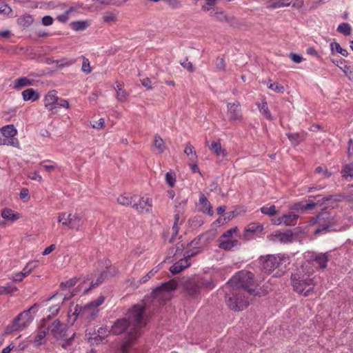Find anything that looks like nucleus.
I'll list each match as a JSON object with an SVG mask.
<instances>
[{
	"label": "nucleus",
	"instance_id": "nucleus-28",
	"mask_svg": "<svg viewBox=\"0 0 353 353\" xmlns=\"http://www.w3.org/2000/svg\"><path fill=\"white\" fill-rule=\"evenodd\" d=\"M33 85V80H30L27 77H20L15 80L13 88L15 90H21V88Z\"/></svg>",
	"mask_w": 353,
	"mask_h": 353
},
{
	"label": "nucleus",
	"instance_id": "nucleus-45",
	"mask_svg": "<svg viewBox=\"0 0 353 353\" xmlns=\"http://www.w3.org/2000/svg\"><path fill=\"white\" fill-rule=\"evenodd\" d=\"M176 176L173 172H168L165 174V181L166 183L171 188H173L175 185L176 183Z\"/></svg>",
	"mask_w": 353,
	"mask_h": 353
},
{
	"label": "nucleus",
	"instance_id": "nucleus-24",
	"mask_svg": "<svg viewBox=\"0 0 353 353\" xmlns=\"http://www.w3.org/2000/svg\"><path fill=\"white\" fill-rule=\"evenodd\" d=\"M104 301L105 297L103 295H101L96 301L90 302V318L94 317L98 314L99 310L97 307L103 303Z\"/></svg>",
	"mask_w": 353,
	"mask_h": 353
},
{
	"label": "nucleus",
	"instance_id": "nucleus-8",
	"mask_svg": "<svg viewBox=\"0 0 353 353\" xmlns=\"http://www.w3.org/2000/svg\"><path fill=\"white\" fill-rule=\"evenodd\" d=\"M304 259L307 263L316 265V268L325 269L329 260L327 253H316L307 252L304 254Z\"/></svg>",
	"mask_w": 353,
	"mask_h": 353
},
{
	"label": "nucleus",
	"instance_id": "nucleus-5",
	"mask_svg": "<svg viewBox=\"0 0 353 353\" xmlns=\"http://www.w3.org/2000/svg\"><path fill=\"white\" fill-rule=\"evenodd\" d=\"M247 292L241 289L229 288L226 292V303L228 306L235 311H241L249 305Z\"/></svg>",
	"mask_w": 353,
	"mask_h": 353
},
{
	"label": "nucleus",
	"instance_id": "nucleus-52",
	"mask_svg": "<svg viewBox=\"0 0 353 353\" xmlns=\"http://www.w3.org/2000/svg\"><path fill=\"white\" fill-rule=\"evenodd\" d=\"M74 10V8L72 7L67 10L63 14H60L57 17V19L61 23H65L68 21L69 19L70 14Z\"/></svg>",
	"mask_w": 353,
	"mask_h": 353
},
{
	"label": "nucleus",
	"instance_id": "nucleus-21",
	"mask_svg": "<svg viewBox=\"0 0 353 353\" xmlns=\"http://www.w3.org/2000/svg\"><path fill=\"white\" fill-rule=\"evenodd\" d=\"M219 247L225 250H230L232 248L239 245V241L233 238H228L225 236H221L219 240Z\"/></svg>",
	"mask_w": 353,
	"mask_h": 353
},
{
	"label": "nucleus",
	"instance_id": "nucleus-33",
	"mask_svg": "<svg viewBox=\"0 0 353 353\" xmlns=\"http://www.w3.org/2000/svg\"><path fill=\"white\" fill-rule=\"evenodd\" d=\"M153 145L157 150L159 153H163L165 150L164 141L159 134H156L154 136Z\"/></svg>",
	"mask_w": 353,
	"mask_h": 353
},
{
	"label": "nucleus",
	"instance_id": "nucleus-29",
	"mask_svg": "<svg viewBox=\"0 0 353 353\" xmlns=\"http://www.w3.org/2000/svg\"><path fill=\"white\" fill-rule=\"evenodd\" d=\"M210 150L214 152L216 156L225 157L227 152L225 149H223L221 143L219 141H213L209 146Z\"/></svg>",
	"mask_w": 353,
	"mask_h": 353
},
{
	"label": "nucleus",
	"instance_id": "nucleus-22",
	"mask_svg": "<svg viewBox=\"0 0 353 353\" xmlns=\"http://www.w3.org/2000/svg\"><path fill=\"white\" fill-rule=\"evenodd\" d=\"M337 222H327L325 224L320 226L319 228L316 229L314 232L315 234H321V233H327L330 232H336L340 231L341 228H337L336 226Z\"/></svg>",
	"mask_w": 353,
	"mask_h": 353
},
{
	"label": "nucleus",
	"instance_id": "nucleus-2",
	"mask_svg": "<svg viewBox=\"0 0 353 353\" xmlns=\"http://www.w3.org/2000/svg\"><path fill=\"white\" fill-rule=\"evenodd\" d=\"M343 196L339 195H330L324 196L321 201L314 202L310 201L306 203L303 202H297L290 205V212L288 214H284L281 218H279L278 221H282L283 219H293L296 220L301 218V215L306 214L308 211L314 210L318 205H321L325 203L328 202H337L340 201Z\"/></svg>",
	"mask_w": 353,
	"mask_h": 353
},
{
	"label": "nucleus",
	"instance_id": "nucleus-57",
	"mask_svg": "<svg viewBox=\"0 0 353 353\" xmlns=\"http://www.w3.org/2000/svg\"><path fill=\"white\" fill-rule=\"evenodd\" d=\"M47 162H52L50 160L43 161L41 163V165L48 172H52L55 170L56 165L55 164H45Z\"/></svg>",
	"mask_w": 353,
	"mask_h": 353
},
{
	"label": "nucleus",
	"instance_id": "nucleus-4",
	"mask_svg": "<svg viewBox=\"0 0 353 353\" xmlns=\"http://www.w3.org/2000/svg\"><path fill=\"white\" fill-rule=\"evenodd\" d=\"M254 275L252 272L242 270L233 276L227 283V288H236L245 291L248 294L254 292L250 288L253 283Z\"/></svg>",
	"mask_w": 353,
	"mask_h": 353
},
{
	"label": "nucleus",
	"instance_id": "nucleus-55",
	"mask_svg": "<svg viewBox=\"0 0 353 353\" xmlns=\"http://www.w3.org/2000/svg\"><path fill=\"white\" fill-rule=\"evenodd\" d=\"M216 67L219 70L225 71V63L223 58L217 57L216 59Z\"/></svg>",
	"mask_w": 353,
	"mask_h": 353
},
{
	"label": "nucleus",
	"instance_id": "nucleus-59",
	"mask_svg": "<svg viewBox=\"0 0 353 353\" xmlns=\"http://www.w3.org/2000/svg\"><path fill=\"white\" fill-rule=\"evenodd\" d=\"M315 172L318 174H323L325 175V176L327 178H328L331 176V173L330 172H328L326 167L318 166L315 169Z\"/></svg>",
	"mask_w": 353,
	"mask_h": 353
},
{
	"label": "nucleus",
	"instance_id": "nucleus-47",
	"mask_svg": "<svg viewBox=\"0 0 353 353\" xmlns=\"http://www.w3.org/2000/svg\"><path fill=\"white\" fill-rule=\"evenodd\" d=\"M18 22L23 26H29L32 23L33 18L31 15H24L19 18Z\"/></svg>",
	"mask_w": 353,
	"mask_h": 353
},
{
	"label": "nucleus",
	"instance_id": "nucleus-30",
	"mask_svg": "<svg viewBox=\"0 0 353 353\" xmlns=\"http://www.w3.org/2000/svg\"><path fill=\"white\" fill-rule=\"evenodd\" d=\"M1 216L3 219L8 221H16L21 218L19 213L15 212L10 209H5L1 212Z\"/></svg>",
	"mask_w": 353,
	"mask_h": 353
},
{
	"label": "nucleus",
	"instance_id": "nucleus-64",
	"mask_svg": "<svg viewBox=\"0 0 353 353\" xmlns=\"http://www.w3.org/2000/svg\"><path fill=\"white\" fill-rule=\"evenodd\" d=\"M181 65L190 72H192L194 71V68L192 63L188 61V59H186L183 62H181Z\"/></svg>",
	"mask_w": 353,
	"mask_h": 353
},
{
	"label": "nucleus",
	"instance_id": "nucleus-36",
	"mask_svg": "<svg viewBox=\"0 0 353 353\" xmlns=\"http://www.w3.org/2000/svg\"><path fill=\"white\" fill-rule=\"evenodd\" d=\"M196 281L201 289L205 288L211 290L214 287V283L212 279H205L204 278H200L196 280Z\"/></svg>",
	"mask_w": 353,
	"mask_h": 353
},
{
	"label": "nucleus",
	"instance_id": "nucleus-50",
	"mask_svg": "<svg viewBox=\"0 0 353 353\" xmlns=\"http://www.w3.org/2000/svg\"><path fill=\"white\" fill-rule=\"evenodd\" d=\"M261 212L266 215L272 216L276 214V208L274 205H271L270 207L263 206L261 208Z\"/></svg>",
	"mask_w": 353,
	"mask_h": 353
},
{
	"label": "nucleus",
	"instance_id": "nucleus-56",
	"mask_svg": "<svg viewBox=\"0 0 353 353\" xmlns=\"http://www.w3.org/2000/svg\"><path fill=\"white\" fill-rule=\"evenodd\" d=\"M183 222H174L172 228V237L170 239V242H172L174 239V236L177 235L179 228V225H181Z\"/></svg>",
	"mask_w": 353,
	"mask_h": 353
},
{
	"label": "nucleus",
	"instance_id": "nucleus-58",
	"mask_svg": "<svg viewBox=\"0 0 353 353\" xmlns=\"http://www.w3.org/2000/svg\"><path fill=\"white\" fill-rule=\"evenodd\" d=\"M218 0H205L206 4L203 5L201 8L203 11H210L212 9V7L216 3Z\"/></svg>",
	"mask_w": 353,
	"mask_h": 353
},
{
	"label": "nucleus",
	"instance_id": "nucleus-51",
	"mask_svg": "<svg viewBox=\"0 0 353 353\" xmlns=\"http://www.w3.org/2000/svg\"><path fill=\"white\" fill-rule=\"evenodd\" d=\"M159 270V266L155 267L154 268L152 269L146 275L143 276L140 282L143 283L147 282L150 278H152L158 271Z\"/></svg>",
	"mask_w": 353,
	"mask_h": 353
},
{
	"label": "nucleus",
	"instance_id": "nucleus-20",
	"mask_svg": "<svg viewBox=\"0 0 353 353\" xmlns=\"http://www.w3.org/2000/svg\"><path fill=\"white\" fill-rule=\"evenodd\" d=\"M263 227L261 225L252 223L245 229L243 234L244 239L245 240L252 239L255 234L261 233Z\"/></svg>",
	"mask_w": 353,
	"mask_h": 353
},
{
	"label": "nucleus",
	"instance_id": "nucleus-61",
	"mask_svg": "<svg viewBox=\"0 0 353 353\" xmlns=\"http://www.w3.org/2000/svg\"><path fill=\"white\" fill-rule=\"evenodd\" d=\"M14 331H19L17 327L14 326V322L13 321L12 325H8L4 330L3 335H8L12 333Z\"/></svg>",
	"mask_w": 353,
	"mask_h": 353
},
{
	"label": "nucleus",
	"instance_id": "nucleus-12",
	"mask_svg": "<svg viewBox=\"0 0 353 353\" xmlns=\"http://www.w3.org/2000/svg\"><path fill=\"white\" fill-rule=\"evenodd\" d=\"M46 329L57 339H62L66 336L65 326L59 320L53 321Z\"/></svg>",
	"mask_w": 353,
	"mask_h": 353
},
{
	"label": "nucleus",
	"instance_id": "nucleus-27",
	"mask_svg": "<svg viewBox=\"0 0 353 353\" xmlns=\"http://www.w3.org/2000/svg\"><path fill=\"white\" fill-rule=\"evenodd\" d=\"M2 134L8 139H16L17 130L13 125H7L1 129Z\"/></svg>",
	"mask_w": 353,
	"mask_h": 353
},
{
	"label": "nucleus",
	"instance_id": "nucleus-18",
	"mask_svg": "<svg viewBox=\"0 0 353 353\" xmlns=\"http://www.w3.org/2000/svg\"><path fill=\"white\" fill-rule=\"evenodd\" d=\"M190 258H188L186 254H184V258L179 260L174 263L170 268V271L172 274H176L190 265Z\"/></svg>",
	"mask_w": 353,
	"mask_h": 353
},
{
	"label": "nucleus",
	"instance_id": "nucleus-60",
	"mask_svg": "<svg viewBox=\"0 0 353 353\" xmlns=\"http://www.w3.org/2000/svg\"><path fill=\"white\" fill-rule=\"evenodd\" d=\"M55 106L56 107L57 106L64 107V108H68L69 103H68V101H66L65 99H61V98H59L57 97V101L56 102Z\"/></svg>",
	"mask_w": 353,
	"mask_h": 353
},
{
	"label": "nucleus",
	"instance_id": "nucleus-26",
	"mask_svg": "<svg viewBox=\"0 0 353 353\" xmlns=\"http://www.w3.org/2000/svg\"><path fill=\"white\" fill-rule=\"evenodd\" d=\"M137 199V196H130L127 194H123L119 195L117 199V202L123 206H128L132 205L133 202H135V199Z\"/></svg>",
	"mask_w": 353,
	"mask_h": 353
},
{
	"label": "nucleus",
	"instance_id": "nucleus-53",
	"mask_svg": "<svg viewBox=\"0 0 353 353\" xmlns=\"http://www.w3.org/2000/svg\"><path fill=\"white\" fill-rule=\"evenodd\" d=\"M268 88L278 93H283L285 90L284 87L279 83H270Z\"/></svg>",
	"mask_w": 353,
	"mask_h": 353
},
{
	"label": "nucleus",
	"instance_id": "nucleus-17",
	"mask_svg": "<svg viewBox=\"0 0 353 353\" xmlns=\"http://www.w3.org/2000/svg\"><path fill=\"white\" fill-rule=\"evenodd\" d=\"M201 238L194 239L189 244L190 248L185 252V254L188 258H191L201 252L203 248V244L200 242Z\"/></svg>",
	"mask_w": 353,
	"mask_h": 353
},
{
	"label": "nucleus",
	"instance_id": "nucleus-46",
	"mask_svg": "<svg viewBox=\"0 0 353 353\" xmlns=\"http://www.w3.org/2000/svg\"><path fill=\"white\" fill-rule=\"evenodd\" d=\"M292 145L296 146L298 145L301 141V137L298 133H288L286 134Z\"/></svg>",
	"mask_w": 353,
	"mask_h": 353
},
{
	"label": "nucleus",
	"instance_id": "nucleus-9",
	"mask_svg": "<svg viewBox=\"0 0 353 353\" xmlns=\"http://www.w3.org/2000/svg\"><path fill=\"white\" fill-rule=\"evenodd\" d=\"M282 261L283 257L281 255H268L261 259L262 269L270 273L279 266Z\"/></svg>",
	"mask_w": 353,
	"mask_h": 353
},
{
	"label": "nucleus",
	"instance_id": "nucleus-19",
	"mask_svg": "<svg viewBox=\"0 0 353 353\" xmlns=\"http://www.w3.org/2000/svg\"><path fill=\"white\" fill-rule=\"evenodd\" d=\"M57 101V91L53 90L48 92L44 98V105L49 110L52 111L55 108Z\"/></svg>",
	"mask_w": 353,
	"mask_h": 353
},
{
	"label": "nucleus",
	"instance_id": "nucleus-6",
	"mask_svg": "<svg viewBox=\"0 0 353 353\" xmlns=\"http://www.w3.org/2000/svg\"><path fill=\"white\" fill-rule=\"evenodd\" d=\"M110 265L111 263L107 259L98 262L97 267L92 274V279L90 283V290L92 288L99 286L105 280L110 272Z\"/></svg>",
	"mask_w": 353,
	"mask_h": 353
},
{
	"label": "nucleus",
	"instance_id": "nucleus-35",
	"mask_svg": "<svg viewBox=\"0 0 353 353\" xmlns=\"http://www.w3.org/2000/svg\"><path fill=\"white\" fill-rule=\"evenodd\" d=\"M199 203L201 205V210L204 213L212 214V207L207 198L202 195L199 199Z\"/></svg>",
	"mask_w": 353,
	"mask_h": 353
},
{
	"label": "nucleus",
	"instance_id": "nucleus-7",
	"mask_svg": "<svg viewBox=\"0 0 353 353\" xmlns=\"http://www.w3.org/2000/svg\"><path fill=\"white\" fill-rule=\"evenodd\" d=\"M178 282L172 279L168 282L162 283L153 291L154 296L161 300H169L171 299V292L176 289Z\"/></svg>",
	"mask_w": 353,
	"mask_h": 353
},
{
	"label": "nucleus",
	"instance_id": "nucleus-48",
	"mask_svg": "<svg viewBox=\"0 0 353 353\" xmlns=\"http://www.w3.org/2000/svg\"><path fill=\"white\" fill-rule=\"evenodd\" d=\"M70 26L73 30L76 31H79L85 30L86 28L87 23L85 21H78L72 22Z\"/></svg>",
	"mask_w": 353,
	"mask_h": 353
},
{
	"label": "nucleus",
	"instance_id": "nucleus-44",
	"mask_svg": "<svg viewBox=\"0 0 353 353\" xmlns=\"http://www.w3.org/2000/svg\"><path fill=\"white\" fill-rule=\"evenodd\" d=\"M115 90L117 92V99L120 102L125 101L128 97V93L122 88H115Z\"/></svg>",
	"mask_w": 353,
	"mask_h": 353
},
{
	"label": "nucleus",
	"instance_id": "nucleus-1",
	"mask_svg": "<svg viewBox=\"0 0 353 353\" xmlns=\"http://www.w3.org/2000/svg\"><path fill=\"white\" fill-rule=\"evenodd\" d=\"M145 306L142 304L134 305L128 312V318L119 319L112 326L111 332L116 335L129 329L126 341L122 345V353H128V346L140 335V330L145 326L143 318Z\"/></svg>",
	"mask_w": 353,
	"mask_h": 353
},
{
	"label": "nucleus",
	"instance_id": "nucleus-10",
	"mask_svg": "<svg viewBox=\"0 0 353 353\" xmlns=\"http://www.w3.org/2000/svg\"><path fill=\"white\" fill-rule=\"evenodd\" d=\"M132 207L139 213L146 214L152 210V201L148 196H142L135 199Z\"/></svg>",
	"mask_w": 353,
	"mask_h": 353
},
{
	"label": "nucleus",
	"instance_id": "nucleus-43",
	"mask_svg": "<svg viewBox=\"0 0 353 353\" xmlns=\"http://www.w3.org/2000/svg\"><path fill=\"white\" fill-rule=\"evenodd\" d=\"M337 31L345 35H350L352 32V28L348 23H342L338 26Z\"/></svg>",
	"mask_w": 353,
	"mask_h": 353
},
{
	"label": "nucleus",
	"instance_id": "nucleus-39",
	"mask_svg": "<svg viewBox=\"0 0 353 353\" xmlns=\"http://www.w3.org/2000/svg\"><path fill=\"white\" fill-rule=\"evenodd\" d=\"M285 0H269L267 4L268 8H276L284 6H289L291 2L285 3Z\"/></svg>",
	"mask_w": 353,
	"mask_h": 353
},
{
	"label": "nucleus",
	"instance_id": "nucleus-14",
	"mask_svg": "<svg viewBox=\"0 0 353 353\" xmlns=\"http://www.w3.org/2000/svg\"><path fill=\"white\" fill-rule=\"evenodd\" d=\"M32 319L33 318L32 315L28 313V311H23L18 314L13 321L15 327H17L19 331H21L29 325Z\"/></svg>",
	"mask_w": 353,
	"mask_h": 353
},
{
	"label": "nucleus",
	"instance_id": "nucleus-16",
	"mask_svg": "<svg viewBox=\"0 0 353 353\" xmlns=\"http://www.w3.org/2000/svg\"><path fill=\"white\" fill-rule=\"evenodd\" d=\"M88 310V306L87 305L81 306L80 305L77 304L74 306L73 310L70 307L68 314V323H70V325H73V323L75 322L77 318L83 316Z\"/></svg>",
	"mask_w": 353,
	"mask_h": 353
},
{
	"label": "nucleus",
	"instance_id": "nucleus-25",
	"mask_svg": "<svg viewBox=\"0 0 353 353\" xmlns=\"http://www.w3.org/2000/svg\"><path fill=\"white\" fill-rule=\"evenodd\" d=\"M21 94L24 101H36L39 99V93L33 88H28L23 90Z\"/></svg>",
	"mask_w": 353,
	"mask_h": 353
},
{
	"label": "nucleus",
	"instance_id": "nucleus-37",
	"mask_svg": "<svg viewBox=\"0 0 353 353\" xmlns=\"http://www.w3.org/2000/svg\"><path fill=\"white\" fill-rule=\"evenodd\" d=\"M0 145H12L19 148V142L17 139H8L2 134V137H0Z\"/></svg>",
	"mask_w": 353,
	"mask_h": 353
},
{
	"label": "nucleus",
	"instance_id": "nucleus-34",
	"mask_svg": "<svg viewBox=\"0 0 353 353\" xmlns=\"http://www.w3.org/2000/svg\"><path fill=\"white\" fill-rule=\"evenodd\" d=\"M341 173L342 177L345 179H347L349 177L353 178V163L344 165Z\"/></svg>",
	"mask_w": 353,
	"mask_h": 353
},
{
	"label": "nucleus",
	"instance_id": "nucleus-42",
	"mask_svg": "<svg viewBox=\"0 0 353 353\" xmlns=\"http://www.w3.org/2000/svg\"><path fill=\"white\" fill-rule=\"evenodd\" d=\"M117 12H105L103 17L104 22L111 24L117 21Z\"/></svg>",
	"mask_w": 353,
	"mask_h": 353
},
{
	"label": "nucleus",
	"instance_id": "nucleus-38",
	"mask_svg": "<svg viewBox=\"0 0 353 353\" xmlns=\"http://www.w3.org/2000/svg\"><path fill=\"white\" fill-rule=\"evenodd\" d=\"M18 290L17 288L12 283H8L5 285L0 287V294H8L15 292Z\"/></svg>",
	"mask_w": 353,
	"mask_h": 353
},
{
	"label": "nucleus",
	"instance_id": "nucleus-31",
	"mask_svg": "<svg viewBox=\"0 0 353 353\" xmlns=\"http://www.w3.org/2000/svg\"><path fill=\"white\" fill-rule=\"evenodd\" d=\"M259 112L265 117V119L272 121L274 117L272 116L266 101H263L261 103H256Z\"/></svg>",
	"mask_w": 353,
	"mask_h": 353
},
{
	"label": "nucleus",
	"instance_id": "nucleus-3",
	"mask_svg": "<svg viewBox=\"0 0 353 353\" xmlns=\"http://www.w3.org/2000/svg\"><path fill=\"white\" fill-rule=\"evenodd\" d=\"M307 266L306 263L303 264L301 270H298L291 275L294 291L303 296H310L313 293L315 286L314 279L310 278L309 274H303Z\"/></svg>",
	"mask_w": 353,
	"mask_h": 353
},
{
	"label": "nucleus",
	"instance_id": "nucleus-13",
	"mask_svg": "<svg viewBox=\"0 0 353 353\" xmlns=\"http://www.w3.org/2000/svg\"><path fill=\"white\" fill-rule=\"evenodd\" d=\"M301 233H302V230L299 228H295L285 232L276 233L274 236L281 243H288L292 242Z\"/></svg>",
	"mask_w": 353,
	"mask_h": 353
},
{
	"label": "nucleus",
	"instance_id": "nucleus-49",
	"mask_svg": "<svg viewBox=\"0 0 353 353\" xmlns=\"http://www.w3.org/2000/svg\"><path fill=\"white\" fill-rule=\"evenodd\" d=\"M341 70L350 81H353V66L344 65Z\"/></svg>",
	"mask_w": 353,
	"mask_h": 353
},
{
	"label": "nucleus",
	"instance_id": "nucleus-54",
	"mask_svg": "<svg viewBox=\"0 0 353 353\" xmlns=\"http://www.w3.org/2000/svg\"><path fill=\"white\" fill-rule=\"evenodd\" d=\"M77 283L76 279H71L65 282H62L60 285L62 290L70 289V288L75 285Z\"/></svg>",
	"mask_w": 353,
	"mask_h": 353
},
{
	"label": "nucleus",
	"instance_id": "nucleus-32",
	"mask_svg": "<svg viewBox=\"0 0 353 353\" xmlns=\"http://www.w3.org/2000/svg\"><path fill=\"white\" fill-rule=\"evenodd\" d=\"M184 153L189 157V159L192 163H197V155L196 151L190 143H186Z\"/></svg>",
	"mask_w": 353,
	"mask_h": 353
},
{
	"label": "nucleus",
	"instance_id": "nucleus-40",
	"mask_svg": "<svg viewBox=\"0 0 353 353\" xmlns=\"http://www.w3.org/2000/svg\"><path fill=\"white\" fill-rule=\"evenodd\" d=\"M245 210L243 207L236 208L232 211L228 212L227 213V219H233L239 218V215L244 213Z\"/></svg>",
	"mask_w": 353,
	"mask_h": 353
},
{
	"label": "nucleus",
	"instance_id": "nucleus-11",
	"mask_svg": "<svg viewBox=\"0 0 353 353\" xmlns=\"http://www.w3.org/2000/svg\"><path fill=\"white\" fill-rule=\"evenodd\" d=\"M227 115L231 122L241 121L243 120V113L240 103L238 101L228 103Z\"/></svg>",
	"mask_w": 353,
	"mask_h": 353
},
{
	"label": "nucleus",
	"instance_id": "nucleus-23",
	"mask_svg": "<svg viewBox=\"0 0 353 353\" xmlns=\"http://www.w3.org/2000/svg\"><path fill=\"white\" fill-rule=\"evenodd\" d=\"M187 294L191 297H196L200 294L201 288L196 281L188 282L185 285Z\"/></svg>",
	"mask_w": 353,
	"mask_h": 353
},
{
	"label": "nucleus",
	"instance_id": "nucleus-62",
	"mask_svg": "<svg viewBox=\"0 0 353 353\" xmlns=\"http://www.w3.org/2000/svg\"><path fill=\"white\" fill-rule=\"evenodd\" d=\"M54 19L50 16H45L42 18L41 23L45 26H50L53 23Z\"/></svg>",
	"mask_w": 353,
	"mask_h": 353
},
{
	"label": "nucleus",
	"instance_id": "nucleus-15",
	"mask_svg": "<svg viewBox=\"0 0 353 353\" xmlns=\"http://www.w3.org/2000/svg\"><path fill=\"white\" fill-rule=\"evenodd\" d=\"M46 319H44L42 320V323L38 329L36 336L34 338L32 343L34 347H39L40 345L45 344L46 342V337L48 330L46 329Z\"/></svg>",
	"mask_w": 353,
	"mask_h": 353
},
{
	"label": "nucleus",
	"instance_id": "nucleus-41",
	"mask_svg": "<svg viewBox=\"0 0 353 353\" xmlns=\"http://www.w3.org/2000/svg\"><path fill=\"white\" fill-rule=\"evenodd\" d=\"M330 49L332 52L336 51V52L340 53L343 57H347L348 55L347 51L345 49L342 48L339 43H331Z\"/></svg>",
	"mask_w": 353,
	"mask_h": 353
},
{
	"label": "nucleus",
	"instance_id": "nucleus-63",
	"mask_svg": "<svg viewBox=\"0 0 353 353\" xmlns=\"http://www.w3.org/2000/svg\"><path fill=\"white\" fill-rule=\"evenodd\" d=\"M58 221H73L72 215L66 213L59 214Z\"/></svg>",
	"mask_w": 353,
	"mask_h": 353
}]
</instances>
